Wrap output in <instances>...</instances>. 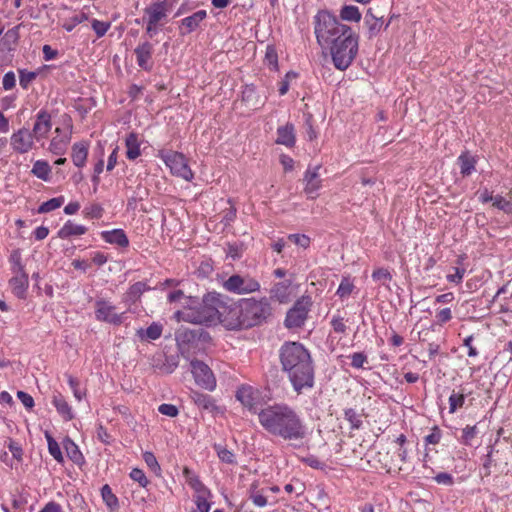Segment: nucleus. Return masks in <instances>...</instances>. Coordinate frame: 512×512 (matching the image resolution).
Segmentation results:
<instances>
[{
  "mask_svg": "<svg viewBox=\"0 0 512 512\" xmlns=\"http://www.w3.org/2000/svg\"><path fill=\"white\" fill-rule=\"evenodd\" d=\"M258 421L269 435L286 441L292 448H301L307 439V426L288 404L274 403L261 408Z\"/></svg>",
  "mask_w": 512,
  "mask_h": 512,
  "instance_id": "nucleus-1",
  "label": "nucleus"
},
{
  "mask_svg": "<svg viewBox=\"0 0 512 512\" xmlns=\"http://www.w3.org/2000/svg\"><path fill=\"white\" fill-rule=\"evenodd\" d=\"M282 370L297 394L315 385V365L309 350L300 342H285L279 353Z\"/></svg>",
  "mask_w": 512,
  "mask_h": 512,
  "instance_id": "nucleus-2",
  "label": "nucleus"
},
{
  "mask_svg": "<svg viewBox=\"0 0 512 512\" xmlns=\"http://www.w3.org/2000/svg\"><path fill=\"white\" fill-rule=\"evenodd\" d=\"M222 313L223 326L228 330H246L267 323L273 316V307L268 297H250L228 302Z\"/></svg>",
  "mask_w": 512,
  "mask_h": 512,
  "instance_id": "nucleus-3",
  "label": "nucleus"
},
{
  "mask_svg": "<svg viewBox=\"0 0 512 512\" xmlns=\"http://www.w3.org/2000/svg\"><path fill=\"white\" fill-rule=\"evenodd\" d=\"M231 300L220 293L209 292L204 295L202 302L196 307H187L178 310L174 316L178 321H185L193 324L212 325L220 322L223 325V311L228 308Z\"/></svg>",
  "mask_w": 512,
  "mask_h": 512,
  "instance_id": "nucleus-4",
  "label": "nucleus"
},
{
  "mask_svg": "<svg viewBox=\"0 0 512 512\" xmlns=\"http://www.w3.org/2000/svg\"><path fill=\"white\" fill-rule=\"evenodd\" d=\"M315 35L317 42L323 48L341 38L345 33L350 32L348 25L342 24L339 20L328 11H319L315 16Z\"/></svg>",
  "mask_w": 512,
  "mask_h": 512,
  "instance_id": "nucleus-5",
  "label": "nucleus"
},
{
  "mask_svg": "<svg viewBox=\"0 0 512 512\" xmlns=\"http://www.w3.org/2000/svg\"><path fill=\"white\" fill-rule=\"evenodd\" d=\"M175 338L181 355L186 359H190L193 354L204 351L212 340L210 334L202 327L180 328L177 330Z\"/></svg>",
  "mask_w": 512,
  "mask_h": 512,
  "instance_id": "nucleus-6",
  "label": "nucleus"
},
{
  "mask_svg": "<svg viewBox=\"0 0 512 512\" xmlns=\"http://www.w3.org/2000/svg\"><path fill=\"white\" fill-rule=\"evenodd\" d=\"M328 48L335 68L344 71L352 64L358 53V36L350 28L349 33L333 41Z\"/></svg>",
  "mask_w": 512,
  "mask_h": 512,
  "instance_id": "nucleus-7",
  "label": "nucleus"
},
{
  "mask_svg": "<svg viewBox=\"0 0 512 512\" xmlns=\"http://www.w3.org/2000/svg\"><path fill=\"white\" fill-rule=\"evenodd\" d=\"M311 305L312 301L309 296H302L297 299L286 313L284 321L285 327L288 329L302 327L308 317Z\"/></svg>",
  "mask_w": 512,
  "mask_h": 512,
  "instance_id": "nucleus-8",
  "label": "nucleus"
},
{
  "mask_svg": "<svg viewBox=\"0 0 512 512\" xmlns=\"http://www.w3.org/2000/svg\"><path fill=\"white\" fill-rule=\"evenodd\" d=\"M223 287L235 294H249L260 290V283L249 275L234 274L224 281Z\"/></svg>",
  "mask_w": 512,
  "mask_h": 512,
  "instance_id": "nucleus-9",
  "label": "nucleus"
},
{
  "mask_svg": "<svg viewBox=\"0 0 512 512\" xmlns=\"http://www.w3.org/2000/svg\"><path fill=\"white\" fill-rule=\"evenodd\" d=\"M190 366L197 385L209 391L216 388V378L206 363L198 359H191Z\"/></svg>",
  "mask_w": 512,
  "mask_h": 512,
  "instance_id": "nucleus-10",
  "label": "nucleus"
},
{
  "mask_svg": "<svg viewBox=\"0 0 512 512\" xmlns=\"http://www.w3.org/2000/svg\"><path fill=\"white\" fill-rule=\"evenodd\" d=\"M165 163L170 168L172 174L181 177L187 181L193 178V172L188 166L187 160L182 153L171 152L166 155Z\"/></svg>",
  "mask_w": 512,
  "mask_h": 512,
  "instance_id": "nucleus-11",
  "label": "nucleus"
},
{
  "mask_svg": "<svg viewBox=\"0 0 512 512\" xmlns=\"http://www.w3.org/2000/svg\"><path fill=\"white\" fill-rule=\"evenodd\" d=\"M95 307V315L97 320L113 325H121L123 323V313H115V306L111 305L108 301L99 299L96 301Z\"/></svg>",
  "mask_w": 512,
  "mask_h": 512,
  "instance_id": "nucleus-12",
  "label": "nucleus"
},
{
  "mask_svg": "<svg viewBox=\"0 0 512 512\" xmlns=\"http://www.w3.org/2000/svg\"><path fill=\"white\" fill-rule=\"evenodd\" d=\"M33 133L27 128H21L11 136V146L17 153L24 154L33 147Z\"/></svg>",
  "mask_w": 512,
  "mask_h": 512,
  "instance_id": "nucleus-13",
  "label": "nucleus"
},
{
  "mask_svg": "<svg viewBox=\"0 0 512 512\" xmlns=\"http://www.w3.org/2000/svg\"><path fill=\"white\" fill-rule=\"evenodd\" d=\"M154 52V46L149 41L140 43L135 49L134 54L136 56V62L138 66L147 72L153 69L152 55Z\"/></svg>",
  "mask_w": 512,
  "mask_h": 512,
  "instance_id": "nucleus-14",
  "label": "nucleus"
},
{
  "mask_svg": "<svg viewBox=\"0 0 512 512\" xmlns=\"http://www.w3.org/2000/svg\"><path fill=\"white\" fill-rule=\"evenodd\" d=\"M235 397L251 413L258 415L260 409H258L257 391L253 387L248 385L240 386L236 391Z\"/></svg>",
  "mask_w": 512,
  "mask_h": 512,
  "instance_id": "nucleus-15",
  "label": "nucleus"
},
{
  "mask_svg": "<svg viewBox=\"0 0 512 512\" xmlns=\"http://www.w3.org/2000/svg\"><path fill=\"white\" fill-rule=\"evenodd\" d=\"M151 366L165 374H171L179 364L178 355L156 354L151 358Z\"/></svg>",
  "mask_w": 512,
  "mask_h": 512,
  "instance_id": "nucleus-16",
  "label": "nucleus"
},
{
  "mask_svg": "<svg viewBox=\"0 0 512 512\" xmlns=\"http://www.w3.org/2000/svg\"><path fill=\"white\" fill-rule=\"evenodd\" d=\"M21 24L9 29L3 36L0 43V57L6 55L11 51H15L20 39Z\"/></svg>",
  "mask_w": 512,
  "mask_h": 512,
  "instance_id": "nucleus-17",
  "label": "nucleus"
},
{
  "mask_svg": "<svg viewBox=\"0 0 512 512\" xmlns=\"http://www.w3.org/2000/svg\"><path fill=\"white\" fill-rule=\"evenodd\" d=\"M152 287L145 281H138L132 284L128 290L123 294L122 301L128 305L137 303L143 293L150 291Z\"/></svg>",
  "mask_w": 512,
  "mask_h": 512,
  "instance_id": "nucleus-18",
  "label": "nucleus"
},
{
  "mask_svg": "<svg viewBox=\"0 0 512 512\" xmlns=\"http://www.w3.org/2000/svg\"><path fill=\"white\" fill-rule=\"evenodd\" d=\"M191 398L199 408L206 410L213 415L222 412L220 407L216 404L215 399L208 394L192 391Z\"/></svg>",
  "mask_w": 512,
  "mask_h": 512,
  "instance_id": "nucleus-19",
  "label": "nucleus"
},
{
  "mask_svg": "<svg viewBox=\"0 0 512 512\" xmlns=\"http://www.w3.org/2000/svg\"><path fill=\"white\" fill-rule=\"evenodd\" d=\"M50 129H51V115L47 111L41 110L37 114V120L33 126V130H32L33 137H35L38 140L40 138L46 137V135L48 134Z\"/></svg>",
  "mask_w": 512,
  "mask_h": 512,
  "instance_id": "nucleus-20",
  "label": "nucleus"
},
{
  "mask_svg": "<svg viewBox=\"0 0 512 512\" xmlns=\"http://www.w3.org/2000/svg\"><path fill=\"white\" fill-rule=\"evenodd\" d=\"M144 12L146 15H148L147 21H149L150 24H158L167 15V2H153L144 9Z\"/></svg>",
  "mask_w": 512,
  "mask_h": 512,
  "instance_id": "nucleus-21",
  "label": "nucleus"
},
{
  "mask_svg": "<svg viewBox=\"0 0 512 512\" xmlns=\"http://www.w3.org/2000/svg\"><path fill=\"white\" fill-rule=\"evenodd\" d=\"M207 13L205 10H199L194 14L182 19L180 26L181 35L189 34L195 31L200 23L206 18Z\"/></svg>",
  "mask_w": 512,
  "mask_h": 512,
  "instance_id": "nucleus-22",
  "label": "nucleus"
},
{
  "mask_svg": "<svg viewBox=\"0 0 512 512\" xmlns=\"http://www.w3.org/2000/svg\"><path fill=\"white\" fill-rule=\"evenodd\" d=\"M296 142L295 129L292 123H287L277 129L276 143L285 145L286 147H293Z\"/></svg>",
  "mask_w": 512,
  "mask_h": 512,
  "instance_id": "nucleus-23",
  "label": "nucleus"
},
{
  "mask_svg": "<svg viewBox=\"0 0 512 512\" xmlns=\"http://www.w3.org/2000/svg\"><path fill=\"white\" fill-rule=\"evenodd\" d=\"M457 164L463 177L470 176L476 169L477 159L469 151H463L457 158Z\"/></svg>",
  "mask_w": 512,
  "mask_h": 512,
  "instance_id": "nucleus-24",
  "label": "nucleus"
},
{
  "mask_svg": "<svg viewBox=\"0 0 512 512\" xmlns=\"http://www.w3.org/2000/svg\"><path fill=\"white\" fill-rule=\"evenodd\" d=\"M102 239L110 244L126 248L129 246V239L123 229H113L111 231H102Z\"/></svg>",
  "mask_w": 512,
  "mask_h": 512,
  "instance_id": "nucleus-25",
  "label": "nucleus"
},
{
  "mask_svg": "<svg viewBox=\"0 0 512 512\" xmlns=\"http://www.w3.org/2000/svg\"><path fill=\"white\" fill-rule=\"evenodd\" d=\"M320 169V165H317L312 171L308 169L304 175V181H306V186L304 191L306 194L312 195L321 187V179L319 178L318 171Z\"/></svg>",
  "mask_w": 512,
  "mask_h": 512,
  "instance_id": "nucleus-26",
  "label": "nucleus"
},
{
  "mask_svg": "<svg viewBox=\"0 0 512 512\" xmlns=\"http://www.w3.org/2000/svg\"><path fill=\"white\" fill-rule=\"evenodd\" d=\"M88 143L85 141L76 142L72 146V161L75 166L84 167L88 156Z\"/></svg>",
  "mask_w": 512,
  "mask_h": 512,
  "instance_id": "nucleus-27",
  "label": "nucleus"
},
{
  "mask_svg": "<svg viewBox=\"0 0 512 512\" xmlns=\"http://www.w3.org/2000/svg\"><path fill=\"white\" fill-rule=\"evenodd\" d=\"M242 101L253 109H257L264 104V101L257 95L256 87L253 84L245 85L242 91Z\"/></svg>",
  "mask_w": 512,
  "mask_h": 512,
  "instance_id": "nucleus-28",
  "label": "nucleus"
},
{
  "mask_svg": "<svg viewBox=\"0 0 512 512\" xmlns=\"http://www.w3.org/2000/svg\"><path fill=\"white\" fill-rule=\"evenodd\" d=\"M64 448L68 458L78 466H82L85 463V459L79 447L70 438L64 440Z\"/></svg>",
  "mask_w": 512,
  "mask_h": 512,
  "instance_id": "nucleus-29",
  "label": "nucleus"
},
{
  "mask_svg": "<svg viewBox=\"0 0 512 512\" xmlns=\"http://www.w3.org/2000/svg\"><path fill=\"white\" fill-rule=\"evenodd\" d=\"M53 404L64 421H70L74 418L71 406L61 394L54 395Z\"/></svg>",
  "mask_w": 512,
  "mask_h": 512,
  "instance_id": "nucleus-30",
  "label": "nucleus"
},
{
  "mask_svg": "<svg viewBox=\"0 0 512 512\" xmlns=\"http://www.w3.org/2000/svg\"><path fill=\"white\" fill-rule=\"evenodd\" d=\"M9 286L17 298L26 299L27 289L29 286V278H23V276L20 278L12 277L9 280Z\"/></svg>",
  "mask_w": 512,
  "mask_h": 512,
  "instance_id": "nucleus-31",
  "label": "nucleus"
},
{
  "mask_svg": "<svg viewBox=\"0 0 512 512\" xmlns=\"http://www.w3.org/2000/svg\"><path fill=\"white\" fill-rule=\"evenodd\" d=\"M87 232V228L83 225H77L68 220L58 231V237L68 239L72 236L83 235Z\"/></svg>",
  "mask_w": 512,
  "mask_h": 512,
  "instance_id": "nucleus-32",
  "label": "nucleus"
},
{
  "mask_svg": "<svg viewBox=\"0 0 512 512\" xmlns=\"http://www.w3.org/2000/svg\"><path fill=\"white\" fill-rule=\"evenodd\" d=\"M163 331V326L157 322H153L150 326H148L145 330L140 328L137 330V336L140 340H157L161 337Z\"/></svg>",
  "mask_w": 512,
  "mask_h": 512,
  "instance_id": "nucleus-33",
  "label": "nucleus"
},
{
  "mask_svg": "<svg viewBox=\"0 0 512 512\" xmlns=\"http://www.w3.org/2000/svg\"><path fill=\"white\" fill-rule=\"evenodd\" d=\"M126 144V156L129 160H135L138 156H140V143L138 140V135L134 132H131L125 140Z\"/></svg>",
  "mask_w": 512,
  "mask_h": 512,
  "instance_id": "nucleus-34",
  "label": "nucleus"
},
{
  "mask_svg": "<svg viewBox=\"0 0 512 512\" xmlns=\"http://www.w3.org/2000/svg\"><path fill=\"white\" fill-rule=\"evenodd\" d=\"M290 285H291L290 281L278 282V283L274 284L271 289L270 299L275 298L280 303L287 302L288 298H289L288 289H289Z\"/></svg>",
  "mask_w": 512,
  "mask_h": 512,
  "instance_id": "nucleus-35",
  "label": "nucleus"
},
{
  "mask_svg": "<svg viewBox=\"0 0 512 512\" xmlns=\"http://www.w3.org/2000/svg\"><path fill=\"white\" fill-rule=\"evenodd\" d=\"M101 496L107 507L111 511H115L119 508V501L117 496L112 492L111 487L105 484L101 488Z\"/></svg>",
  "mask_w": 512,
  "mask_h": 512,
  "instance_id": "nucleus-36",
  "label": "nucleus"
},
{
  "mask_svg": "<svg viewBox=\"0 0 512 512\" xmlns=\"http://www.w3.org/2000/svg\"><path fill=\"white\" fill-rule=\"evenodd\" d=\"M37 178L48 181L51 172V167L46 161L37 160L31 171Z\"/></svg>",
  "mask_w": 512,
  "mask_h": 512,
  "instance_id": "nucleus-37",
  "label": "nucleus"
},
{
  "mask_svg": "<svg viewBox=\"0 0 512 512\" xmlns=\"http://www.w3.org/2000/svg\"><path fill=\"white\" fill-rule=\"evenodd\" d=\"M340 17L344 21L359 22L361 20V13L357 6L345 5L340 11Z\"/></svg>",
  "mask_w": 512,
  "mask_h": 512,
  "instance_id": "nucleus-38",
  "label": "nucleus"
},
{
  "mask_svg": "<svg viewBox=\"0 0 512 512\" xmlns=\"http://www.w3.org/2000/svg\"><path fill=\"white\" fill-rule=\"evenodd\" d=\"M249 498L257 507H264L267 504V498L258 490V483L253 482L249 488Z\"/></svg>",
  "mask_w": 512,
  "mask_h": 512,
  "instance_id": "nucleus-39",
  "label": "nucleus"
},
{
  "mask_svg": "<svg viewBox=\"0 0 512 512\" xmlns=\"http://www.w3.org/2000/svg\"><path fill=\"white\" fill-rule=\"evenodd\" d=\"M45 437L48 442V450L49 453L53 456V458L59 462H63V455L60 449L59 444L56 442V440L49 434V432H45Z\"/></svg>",
  "mask_w": 512,
  "mask_h": 512,
  "instance_id": "nucleus-40",
  "label": "nucleus"
},
{
  "mask_svg": "<svg viewBox=\"0 0 512 512\" xmlns=\"http://www.w3.org/2000/svg\"><path fill=\"white\" fill-rule=\"evenodd\" d=\"M214 449L217 452L219 459L223 463H227V464H235L236 463L234 453L232 451L228 450L225 446H223L221 444H214Z\"/></svg>",
  "mask_w": 512,
  "mask_h": 512,
  "instance_id": "nucleus-41",
  "label": "nucleus"
},
{
  "mask_svg": "<svg viewBox=\"0 0 512 512\" xmlns=\"http://www.w3.org/2000/svg\"><path fill=\"white\" fill-rule=\"evenodd\" d=\"M64 203V197L63 196H60V197H56V198H52L46 202H43L37 212L38 213H48V212H51L59 207L62 206V204Z\"/></svg>",
  "mask_w": 512,
  "mask_h": 512,
  "instance_id": "nucleus-42",
  "label": "nucleus"
},
{
  "mask_svg": "<svg viewBox=\"0 0 512 512\" xmlns=\"http://www.w3.org/2000/svg\"><path fill=\"white\" fill-rule=\"evenodd\" d=\"M365 25L368 28V38L371 39L379 34L381 29L383 28L384 22L383 17H377L375 19H370L369 21H365Z\"/></svg>",
  "mask_w": 512,
  "mask_h": 512,
  "instance_id": "nucleus-43",
  "label": "nucleus"
},
{
  "mask_svg": "<svg viewBox=\"0 0 512 512\" xmlns=\"http://www.w3.org/2000/svg\"><path fill=\"white\" fill-rule=\"evenodd\" d=\"M244 252V244L241 242H233L227 244L226 254L232 260H238Z\"/></svg>",
  "mask_w": 512,
  "mask_h": 512,
  "instance_id": "nucleus-44",
  "label": "nucleus"
},
{
  "mask_svg": "<svg viewBox=\"0 0 512 512\" xmlns=\"http://www.w3.org/2000/svg\"><path fill=\"white\" fill-rule=\"evenodd\" d=\"M9 262L11 263V272H19L25 270V266L22 263L20 249H15L11 252Z\"/></svg>",
  "mask_w": 512,
  "mask_h": 512,
  "instance_id": "nucleus-45",
  "label": "nucleus"
},
{
  "mask_svg": "<svg viewBox=\"0 0 512 512\" xmlns=\"http://www.w3.org/2000/svg\"><path fill=\"white\" fill-rule=\"evenodd\" d=\"M465 403V394L463 392L453 393L449 397V412L454 413L458 408H461Z\"/></svg>",
  "mask_w": 512,
  "mask_h": 512,
  "instance_id": "nucleus-46",
  "label": "nucleus"
},
{
  "mask_svg": "<svg viewBox=\"0 0 512 512\" xmlns=\"http://www.w3.org/2000/svg\"><path fill=\"white\" fill-rule=\"evenodd\" d=\"M264 61L271 69H278V54L274 46H267Z\"/></svg>",
  "mask_w": 512,
  "mask_h": 512,
  "instance_id": "nucleus-47",
  "label": "nucleus"
},
{
  "mask_svg": "<svg viewBox=\"0 0 512 512\" xmlns=\"http://www.w3.org/2000/svg\"><path fill=\"white\" fill-rule=\"evenodd\" d=\"M88 16L84 12L75 14L73 17L65 21L62 25V27L68 31L71 32L78 24L82 23L83 21L87 20Z\"/></svg>",
  "mask_w": 512,
  "mask_h": 512,
  "instance_id": "nucleus-48",
  "label": "nucleus"
},
{
  "mask_svg": "<svg viewBox=\"0 0 512 512\" xmlns=\"http://www.w3.org/2000/svg\"><path fill=\"white\" fill-rule=\"evenodd\" d=\"M344 417L350 423L351 429H359L362 426V420L353 408L345 409Z\"/></svg>",
  "mask_w": 512,
  "mask_h": 512,
  "instance_id": "nucleus-49",
  "label": "nucleus"
},
{
  "mask_svg": "<svg viewBox=\"0 0 512 512\" xmlns=\"http://www.w3.org/2000/svg\"><path fill=\"white\" fill-rule=\"evenodd\" d=\"M69 141L70 137H66L65 139L53 138L50 143V151L57 155L63 154Z\"/></svg>",
  "mask_w": 512,
  "mask_h": 512,
  "instance_id": "nucleus-50",
  "label": "nucleus"
},
{
  "mask_svg": "<svg viewBox=\"0 0 512 512\" xmlns=\"http://www.w3.org/2000/svg\"><path fill=\"white\" fill-rule=\"evenodd\" d=\"M372 278L374 281H380L383 285H387L392 280V275L386 268H378L373 271Z\"/></svg>",
  "mask_w": 512,
  "mask_h": 512,
  "instance_id": "nucleus-51",
  "label": "nucleus"
},
{
  "mask_svg": "<svg viewBox=\"0 0 512 512\" xmlns=\"http://www.w3.org/2000/svg\"><path fill=\"white\" fill-rule=\"evenodd\" d=\"M353 289V283H351L348 278L344 277L336 291V295L340 298L348 297L352 293Z\"/></svg>",
  "mask_w": 512,
  "mask_h": 512,
  "instance_id": "nucleus-52",
  "label": "nucleus"
},
{
  "mask_svg": "<svg viewBox=\"0 0 512 512\" xmlns=\"http://www.w3.org/2000/svg\"><path fill=\"white\" fill-rule=\"evenodd\" d=\"M91 26H92V29L94 30V32L96 33L97 37L101 38L107 33L111 24H110V22H104V21H99L97 19H93L91 22Z\"/></svg>",
  "mask_w": 512,
  "mask_h": 512,
  "instance_id": "nucleus-53",
  "label": "nucleus"
},
{
  "mask_svg": "<svg viewBox=\"0 0 512 512\" xmlns=\"http://www.w3.org/2000/svg\"><path fill=\"white\" fill-rule=\"evenodd\" d=\"M85 216L91 219H100L103 216L104 209L100 204H92L84 210Z\"/></svg>",
  "mask_w": 512,
  "mask_h": 512,
  "instance_id": "nucleus-54",
  "label": "nucleus"
},
{
  "mask_svg": "<svg viewBox=\"0 0 512 512\" xmlns=\"http://www.w3.org/2000/svg\"><path fill=\"white\" fill-rule=\"evenodd\" d=\"M143 459H144L145 463L147 464V466L153 472H155L156 474H158V472H160V470H161L160 465L158 464V461L152 452H149V451L144 452Z\"/></svg>",
  "mask_w": 512,
  "mask_h": 512,
  "instance_id": "nucleus-55",
  "label": "nucleus"
},
{
  "mask_svg": "<svg viewBox=\"0 0 512 512\" xmlns=\"http://www.w3.org/2000/svg\"><path fill=\"white\" fill-rule=\"evenodd\" d=\"M9 451L12 453V456L17 461H22L23 457V449L16 441L9 438L8 439V445H7Z\"/></svg>",
  "mask_w": 512,
  "mask_h": 512,
  "instance_id": "nucleus-56",
  "label": "nucleus"
},
{
  "mask_svg": "<svg viewBox=\"0 0 512 512\" xmlns=\"http://www.w3.org/2000/svg\"><path fill=\"white\" fill-rule=\"evenodd\" d=\"M130 477L134 481L138 482L139 485L143 488H145L149 484V481L145 476V473L143 472V470L139 468L132 469V471L130 472Z\"/></svg>",
  "mask_w": 512,
  "mask_h": 512,
  "instance_id": "nucleus-57",
  "label": "nucleus"
},
{
  "mask_svg": "<svg viewBox=\"0 0 512 512\" xmlns=\"http://www.w3.org/2000/svg\"><path fill=\"white\" fill-rule=\"evenodd\" d=\"M288 239L302 248H307L310 244V238L305 234H290Z\"/></svg>",
  "mask_w": 512,
  "mask_h": 512,
  "instance_id": "nucleus-58",
  "label": "nucleus"
},
{
  "mask_svg": "<svg viewBox=\"0 0 512 512\" xmlns=\"http://www.w3.org/2000/svg\"><path fill=\"white\" fill-rule=\"evenodd\" d=\"M36 76L37 74L35 72L21 70L19 75V83L21 87L27 89L29 84L36 78Z\"/></svg>",
  "mask_w": 512,
  "mask_h": 512,
  "instance_id": "nucleus-59",
  "label": "nucleus"
},
{
  "mask_svg": "<svg viewBox=\"0 0 512 512\" xmlns=\"http://www.w3.org/2000/svg\"><path fill=\"white\" fill-rule=\"evenodd\" d=\"M492 201H493V206L499 210H502L504 212H508L511 210V207H512L511 202L506 200L501 195L495 196Z\"/></svg>",
  "mask_w": 512,
  "mask_h": 512,
  "instance_id": "nucleus-60",
  "label": "nucleus"
},
{
  "mask_svg": "<svg viewBox=\"0 0 512 512\" xmlns=\"http://www.w3.org/2000/svg\"><path fill=\"white\" fill-rule=\"evenodd\" d=\"M303 463L314 469L323 470L326 467L324 462H321L316 456L310 455L301 459Z\"/></svg>",
  "mask_w": 512,
  "mask_h": 512,
  "instance_id": "nucleus-61",
  "label": "nucleus"
},
{
  "mask_svg": "<svg viewBox=\"0 0 512 512\" xmlns=\"http://www.w3.org/2000/svg\"><path fill=\"white\" fill-rule=\"evenodd\" d=\"M158 411L169 417H176L179 414L178 408L173 404L163 403L158 407Z\"/></svg>",
  "mask_w": 512,
  "mask_h": 512,
  "instance_id": "nucleus-62",
  "label": "nucleus"
},
{
  "mask_svg": "<svg viewBox=\"0 0 512 512\" xmlns=\"http://www.w3.org/2000/svg\"><path fill=\"white\" fill-rule=\"evenodd\" d=\"M367 362V356L363 352H356L351 355V366L354 368H362Z\"/></svg>",
  "mask_w": 512,
  "mask_h": 512,
  "instance_id": "nucleus-63",
  "label": "nucleus"
},
{
  "mask_svg": "<svg viewBox=\"0 0 512 512\" xmlns=\"http://www.w3.org/2000/svg\"><path fill=\"white\" fill-rule=\"evenodd\" d=\"M195 503L200 512H209L210 503L207 501L206 494H198Z\"/></svg>",
  "mask_w": 512,
  "mask_h": 512,
  "instance_id": "nucleus-64",
  "label": "nucleus"
}]
</instances>
